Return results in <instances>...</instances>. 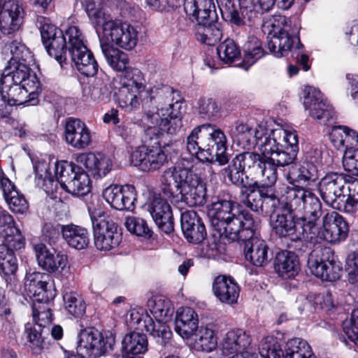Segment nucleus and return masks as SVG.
Returning <instances> with one entry per match:
<instances>
[{
	"label": "nucleus",
	"mask_w": 358,
	"mask_h": 358,
	"mask_svg": "<svg viewBox=\"0 0 358 358\" xmlns=\"http://www.w3.org/2000/svg\"><path fill=\"white\" fill-rule=\"evenodd\" d=\"M199 26L196 32L198 41L208 45H214L220 41L222 32L215 22Z\"/></svg>",
	"instance_id": "864d4df0"
},
{
	"label": "nucleus",
	"mask_w": 358,
	"mask_h": 358,
	"mask_svg": "<svg viewBox=\"0 0 358 358\" xmlns=\"http://www.w3.org/2000/svg\"><path fill=\"white\" fill-rule=\"evenodd\" d=\"M103 197L110 206L118 210H132L136 201V193L132 185H112L106 187Z\"/></svg>",
	"instance_id": "6ab92c4d"
},
{
	"label": "nucleus",
	"mask_w": 358,
	"mask_h": 358,
	"mask_svg": "<svg viewBox=\"0 0 358 358\" xmlns=\"http://www.w3.org/2000/svg\"><path fill=\"white\" fill-rule=\"evenodd\" d=\"M77 352L85 358H96L113 350L115 338L110 333L101 334L93 328L82 329L78 336Z\"/></svg>",
	"instance_id": "0eeeda50"
},
{
	"label": "nucleus",
	"mask_w": 358,
	"mask_h": 358,
	"mask_svg": "<svg viewBox=\"0 0 358 358\" xmlns=\"http://www.w3.org/2000/svg\"><path fill=\"white\" fill-rule=\"evenodd\" d=\"M71 61L76 65L77 69L87 77L95 76L99 70V65L93 53L86 47H81L69 54Z\"/></svg>",
	"instance_id": "e433bc0d"
},
{
	"label": "nucleus",
	"mask_w": 358,
	"mask_h": 358,
	"mask_svg": "<svg viewBox=\"0 0 358 358\" xmlns=\"http://www.w3.org/2000/svg\"><path fill=\"white\" fill-rule=\"evenodd\" d=\"M250 343L251 339L245 331L241 329L231 330L227 333L223 339L222 350L227 354L245 352Z\"/></svg>",
	"instance_id": "58836bf2"
},
{
	"label": "nucleus",
	"mask_w": 358,
	"mask_h": 358,
	"mask_svg": "<svg viewBox=\"0 0 358 358\" xmlns=\"http://www.w3.org/2000/svg\"><path fill=\"white\" fill-rule=\"evenodd\" d=\"M10 80L0 79V96L1 100L10 106H20L26 103L35 105L37 103L38 90L31 86L12 83Z\"/></svg>",
	"instance_id": "4468645a"
},
{
	"label": "nucleus",
	"mask_w": 358,
	"mask_h": 358,
	"mask_svg": "<svg viewBox=\"0 0 358 358\" xmlns=\"http://www.w3.org/2000/svg\"><path fill=\"white\" fill-rule=\"evenodd\" d=\"M283 202L272 190L264 186V195L261 203L259 215H271L278 210L281 211Z\"/></svg>",
	"instance_id": "13d9d810"
},
{
	"label": "nucleus",
	"mask_w": 358,
	"mask_h": 358,
	"mask_svg": "<svg viewBox=\"0 0 358 358\" xmlns=\"http://www.w3.org/2000/svg\"><path fill=\"white\" fill-rule=\"evenodd\" d=\"M187 189L178 196V201H183L189 206H203L206 203V188L201 179Z\"/></svg>",
	"instance_id": "3c124183"
},
{
	"label": "nucleus",
	"mask_w": 358,
	"mask_h": 358,
	"mask_svg": "<svg viewBox=\"0 0 358 358\" xmlns=\"http://www.w3.org/2000/svg\"><path fill=\"white\" fill-rule=\"evenodd\" d=\"M250 152H243L236 155L230 164L220 171V175L231 184L245 189L248 187L243 176L246 173L251 175Z\"/></svg>",
	"instance_id": "aec40b11"
},
{
	"label": "nucleus",
	"mask_w": 358,
	"mask_h": 358,
	"mask_svg": "<svg viewBox=\"0 0 358 358\" xmlns=\"http://www.w3.org/2000/svg\"><path fill=\"white\" fill-rule=\"evenodd\" d=\"M234 141H249L252 136V127L242 121H236L229 131Z\"/></svg>",
	"instance_id": "774afa93"
},
{
	"label": "nucleus",
	"mask_w": 358,
	"mask_h": 358,
	"mask_svg": "<svg viewBox=\"0 0 358 358\" xmlns=\"http://www.w3.org/2000/svg\"><path fill=\"white\" fill-rule=\"evenodd\" d=\"M259 227V220L252 230L251 237L238 238L235 241L243 243V252L246 260L255 266H264L269 262L268 247L263 240L255 237V233Z\"/></svg>",
	"instance_id": "a211bd4d"
},
{
	"label": "nucleus",
	"mask_w": 358,
	"mask_h": 358,
	"mask_svg": "<svg viewBox=\"0 0 358 358\" xmlns=\"http://www.w3.org/2000/svg\"><path fill=\"white\" fill-rule=\"evenodd\" d=\"M264 189V185H260L255 182L252 185H249L246 188L241 189L239 200L245 207L259 214Z\"/></svg>",
	"instance_id": "37998d69"
},
{
	"label": "nucleus",
	"mask_w": 358,
	"mask_h": 358,
	"mask_svg": "<svg viewBox=\"0 0 358 358\" xmlns=\"http://www.w3.org/2000/svg\"><path fill=\"white\" fill-rule=\"evenodd\" d=\"M267 138H274L277 141L284 142L286 148H289L292 150H294L298 153V135L296 131H287L286 130H275L273 131L272 133Z\"/></svg>",
	"instance_id": "338daca9"
},
{
	"label": "nucleus",
	"mask_w": 358,
	"mask_h": 358,
	"mask_svg": "<svg viewBox=\"0 0 358 358\" xmlns=\"http://www.w3.org/2000/svg\"><path fill=\"white\" fill-rule=\"evenodd\" d=\"M94 245L99 250L108 251L120 243V234L117 231V224L103 213L98 217L91 215Z\"/></svg>",
	"instance_id": "9d476101"
},
{
	"label": "nucleus",
	"mask_w": 358,
	"mask_h": 358,
	"mask_svg": "<svg viewBox=\"0 0 358 358\" xmlns=\"http://www.w3.org/2000/svg\"><path fill=\"white\" fill-rule=\"evenodd\" d=\"M268 23L273 31V36L268 41V48L275 57L286 56L294 43L297 49L302 47L298 36L299 27L296 22H292L285 15H275L270 18Z\"/></svg>",
	"instance_id": "7ed1b4c3"
},
{
	"label": "nucleus",
	"mask_w": 358,
	"mask_h": 358,
	"mask_svg": "<svg viewBox=\"0 0 358 358\" xmlns=\"http://www.w3.org/2000/svg\"><path fill=\"white\" fill-rule=\"evenodd\" d=\"M184 10L198 25L215 22L217 19L214 0H185Z\"/></svg>",
	"instance_id": "412c9836"
},
{
	"label": "nucleus",
	"mask_w": 358,
	"mask_h": 358,
	"mask_svg": "<svg viewBox=\"0 0 358 358\" xmlns=\"http://www.w3.org/2000/svg\"><path fill=\"white\" fill-rule=\"evenodd\" d=\"M148 348L145 334L132 331L124 336L122 340V357H130L144 354Z\"/></svg>",
	"instance_id": "ea45409f"
},
{
	"label": "nucleus",
	"mask_w": 358,
	"mask_h": 358,
	"mask_svg": "<svg viewBox=\"0 0 358 358\" xmlns=\"http://www.w3.org/2000/svg\"><path fill=\"white\" fill-rule=\"evenodd\" d=\"M319 178L317 164L304 161L301 164L292 165L287 173V180L290 185L306 186L316 182Z\"/></svg>",
	"instance_id": "c756f323"
},
{
	"label": "nucleus",
	"mask_w": 358,
	"mask_h": 358,
	"mask_svg": "<svg viewBox=\"0 0 358 358\" xmlns=\"http://www.w3.org/2000/svg\"><path fill=\"white\" fill-rule=\"evenodd\" d=\"M141 94L134 92L133 89L129 87H122L117 94V100L121 108L126 110H132L138 108L140 106V99Z\"/></svg>",
	"instance_id": "680f3d73"
},
{
	"label": "nucleus",
	"mask_w": 358,
	"mask_h": 358,
	"mask_svg": "<svg viewBox=\"0 0 358 358\" xmlns=\"http://www.w3.org/2000/svg\"><path fill=\"white\" fill-rule=\"evenodd\" d=\"M63 38L65 41L66 60L68 55L80 50L81 47H86L84 43V36L77 26H71L63 31Z\"/></svg>",
	"instance_id": "603ef678"
},
{
	"label": "nucleus",
	"mask_w": 358,
	"mask_h": 358,
	"mask_svg": "<svg viewBox=\"0 0 358 358\" xmlns=\"http://www.w3.org/2000/svg\"><path fill=\"white\" fill-rule=\"evenodd\" d=\"M244 57L243 64L247 69L264 55L261 41L256 36H249L243 46Z\"/></svg>",
	"instance_id": "09e8293b"
},
{
	"label": "nucleus",
	"mask_w": 358,
	"mask_h": 358,
	"mask_svg": "<svg viewBox=\"0 0 358 358\" xmlns=\"http://www.w3.org/2000/svg\"><path fill=\"white\" fill-rule=\"evenodd\" d=\"M129 324L136 330L149 333L159 347H166L171 341L172 331L169 327L159 320L155 322L147 312L131 313Z\"/></svg>",
	"instance_id": "9b49d317"
},
{
	"label": "nucleus",
	"mask_w": 358,
	"mask_h": 358,
	"mask_svg": "<svg viewBox=\"0 0 358 358\" xmlns=\"http://www.w3.org/2000/svg\"><path fill=\"white\" fill-rule=\"evenodd\" d=\"M66 142L71 147L83 150L92 143V134L86 124L78 118L66 120L64 129Z\"/></svg>",
	"instance_id": "4be33fe9"
},
{
	"label": "nucleus",
	"mask_w": 358,
	"mask_h": 358,
	"mask_svg": "<svg viewBox=\"0 0 358 358\" xmlns=\"http://www.w3.org/2000/svg\"><path fill=\"white\" fill-rule=\"evenodd\" d=\"M34 249L38 265L49 273H54L66 267L67 257L63 252L52 253L43 243L36 244Z\"/></svg>",
	"instance_id": "c85d7f7f"
},
{
	"label": "nucleus",
	"mask_w": 358,
	"mask_h": 358,
	"mask_svg": "<svg viewBox=\"0 0 358 358\" xmlns=\"http://www.w3.org/2000/svg\"><path fill=\"white\" fill-rule=\"evenodd\" d=\"M273 231L280 238H289L296 235L298 228V217L294 212L281 208L272 224Z\"/></svg>",
	"instance_id": "473e14b6"
},
{
	"label": "nucleus",
	"mask_w": 358,
	"mask_h": 358,
	"mask_svg": "<svg viewBox=\"0 0 358 358\" xmlns=\"http://www.w3.org/2000/svg\"><path fill=\"white\" fill-rule=\"evenodd\" d=\"M131 163L143 171L159 169L167 162L162 148L137 147L130 155Z\"/></svg>",
	"instance_id": "f3484780"
},
{
	"label": "nucleus",
	"mask_w": 358,
	"mask_h": 358,
	"mask_svg": "<svg viewBox=\"0 0 358 358\" xmlns=\"http://www.w3.org/2000/svg\"><path fill=\"white\" fill-rule=\"evenodd\" d=\"M350 226L345 217L336 211L327 213L322 217V225L318 238L331 244H339L348 237Z\"/></svg>",
	"instance_id": "2eb2a0df"
},
{
	"label": "nucleus",
	"mask_w": 358,
	"mask_h": 358,
	"mask_svg": "<svg viewBox=\"0 0 358 358\" xmlns=\"http://www.w3.org/2000/svg\"><path fill=\"white\" fill-rule=\"evenodd\" d=\"M308 265L313 275L326 281H336L341 275L342 267L334 259L329 248H317L309 253Z\"/></svg>",
	"instance_id": "6e6552de"
},
{
	"label": "nucleus",
	"mask_w": 358,
	"mask_h": 358,
	"mask_svg": "<svg viewBox=\"0 0 358 358\" xmlns=\"http://www.w3.org/2000/svg\"><path fill=\"white\" fill-rule=\"evenodd\" d=\"M14 248L0 245V273L7 284H12L15 280V274L18 268L17 259Z\"/></svg>",
	"instance_id": "79ce46f5"
},
{
	"label": "nucleus",
	"mask_w": 358,
	"mask_h": 358,
	"mask_svg": "<svg viewBox=\"0 0 358 358\" xmlns=\"http://www.w3.org/2000/svg\"><path fill=\"white\" fill-rule=\"evenodd\" d=\"M259 354L262 358H284L285 351L276 338L267 336L260 344Z\"/></svg>",
	"instance_id": "052dcab7"
},
{
	"label": "nucleus",
	"mask_w": 358,
	"mask_h": 358,
	"mask_svg": "<svg viewBox=\"0 0 358 358\" xmlns=\"http://www.w3.org/2000/svg\"><path fill=\"white\" fill-rule=\"evenodd\" d=\"M50 280V276L46 273L29 271L24 278V289L30 297L49 294L47 285Z\"/></svg>",
	"instance_id": "4c0bfd02"
},
{
	"label": "nucleus",
	"mask_w": 358,
	"mask_h": 358,
	"mask_svg": "<svg viewBox=\"0 0 358 358\" xmlns=\"http://www.w3.org/2000/svg\"><path fill=\"white\" fill-rule=\"evenodd\" d=\"M274 268L282 278L288 279L294 277L300 270L296 255L287 250L278 252L274 260Z\"/></svg>",
	"instance_id": "c9c22d12"
},
{
	"label": "nucleus",
	"mask_w": 358,
	"mask_h": 358,
	"mask_svg": "<svg viewBox=\"0 0 358 358\" xmlns=\"http://www.w3.org/2000/svg\"><path fill=\"white\" fill-rule=\"evenodd\" d=\"M0 186L4 199L9 208L15 213L23 214L29 208L28 202L24 195L20 194L14 184L7 178H1Z\"/></svg>",
	"instance_id": "f704fd0d"
},
{
	"label": "nucleus",
	"mask_w": 358,
	"mask_h": 358,
	"mask_svg": "<svg viewBox=\"0 0 358 358\" xmlns=\"http://www.w3.org/2000/svg\"><path fill=\"white\" fill-rule=\"evenodd\" d=\"M284 358H316L309 344L301 338L288 341L284 347Z\"/></svg>",
	"instance_id": "8fccbe9b"
},
{
	"label": "nucleus",
	"mask_w": 358,
	"mask_h": 358,
	"mask_svg": "<svg viewBox=\"0 0 358 358\" xmlns=\"http://www.w3.org/2000/svg\"><path fill=\"white\" fill-rule=\"evenodd\" d=\"M83 95L86 99L94 101H104L109 98L108 90L102 83L85 87L83 90Z\"/></svg>",
	"instance_id": "69168bd1"
},
{
	"label": "nucleus",
	"mask_w": 358,
	"mask_h": 358,
	"mask_svg": "<svg viewBox=\"0 0 358 358\" xmlns=\"http://www.w3.org/2000/svg\"><path fill=\"white\" fill-rule=\"evenodd\" d=\"M303 105L306 109L310 110V115L327 124L334 115V111L331 105L323 98L321 92L313 87H305L303 91Z\"/></svg>",
	"instance_id": "dca6fc26"
},
{
	"label": "nucleus",
	"mask_w": 358,
	"mask_h": 358,
	"mask_svg": "<svg viewBox=\"0 0 358 358\" xmlns=\"http://www.w3.org/2000/svg\"><path fill=\"white\" fill-rule=\"evenodd\" d=\"M100 45L107 63L113 70L119 72L128 70L129 60L127 53L114 48L112 44Z\"/></svg>",
	"instance_id": "a18cd8bd"
},
{
	"label": "nucleus",
	"mask_w": 358,
	"mask_h": 358,
	"mask_svg": "<svg viewBox=\"0 0 358 358\" xmlns=\"http://www.w3.org/2000/svg\"><path fill=\"white\" fill-rule=\"evenodd\" d=\"M261 150L278 167L294 165L297 156V152L285 147L274 138L266 137Z\"/></svg>",
	"instance_id": "b1692460"
},
{
	"label": "nucleus",
	"mask_w": 358,
	"mask_h": 358,
	"mask_svg": "<svg viewBox=\"0 0 358 358\" xmlns=\"http://www.w3.org/2000/svg\"><path fill=\"white\" fill-rule=\"evenodd\" d=\"M186 149L203 162H217L220 166L229 162V156L226 152L227 136L221 129L213 124L195 127L187 137Z\"/></svg>",
	"instance_id": "f03ea898"
},
{
	"label": "nucleus",
	"mask_w": 358,
	"mask_h": 358,
	"mask_svg": "<svg viewBox=\"0 0 358 358\" xmlns=\"http://www.w3.org/2000/svg\"><path fill=\"white\" fill-rule=\"evenodd\" d=\"M0 238L2 241L1 245H3L8 248L20 250L24 246V238L17 226L10 227V229L5 230L4 234H0Z\"/></svg>",
	"instance_id": "0e129e2a"
},
{
	"label": "nucleus",
	"mask_w": 358,
	"mask_h": 358,
	"mask_svg": "<svg viewBox=\"0 0 358 358\" xmlns=\"http://www.w3.org/2000/svg\"><path fill=\"white\" fill-rule=\"evenodd\" d=\"M193 348L197 351L210 352L217 346V338L213 330L201 327L191 336Z\"/></svg>",
	"instance_id": "de8ad7c7"
},
{
	"label": "nucleus",
	"mask_w": 358,
	"mask_h": 358,
	"mask_svg": "<svg viewBox=\"0 0 358 358\" xmlns=\"http://www.w3.org/2000/svg\"><path fill=\"white\" fill-rule=\"evenodd\" d=\"M196 313L189 307H182L177 310L175 330L182 338H188L198 329Z\"/></svg>",
	"instance_id": "72a5a7b5"
},
{
	"label": "nucleus",
	"mask_w": 358,
	"mask_h": 358,
	"mask_svg": "<svg viewBox=\"0 0 358 358\" xmlns=\"http://www.w3.org/2000/svg\"><path fill=\"white\" fill-rule=\"evenodd\" d=\"M350 176L338 172L327 173L317 184L320 195L324 202L331 207L343 204L341 199L345 194V185Z\"/></svg>",
	"instance_id": "ddd939ff"
},
{
	"label": "nucleus",
	"mask_w": 358,
	"mask_h": 358,
	"mask_svg": "<svg viewBox=\"0 0 358 358\" xmlns=\"http://www.w3.org/2000/svg\"><path fill=\"white\" fill-rule=\"evenodd\" d=\"M208 213L212 227L220 236L229 241L251 237L257 219L238 203L218 196L213 198Z\"/></svg>",
	"instance_id": "f257e3e1"
},
{
	"label": "nucleus",
	"mask_w": 358,
	"mask_h": 358,
	"mask_svg": "<svg viewBox=\"0 0 358 358\" xmlns=\"http://www.w3.org/2000/svg\"><path fill=\"white\" fill-rule=\"evenodd\" d=\"M220 8L222 18L229 21L230 23L236 26L244 24V19L251 21L257 16V11L255 10L256 6L252 3L251 8V16L245 15V10L241 5V1L238 0V6H236L235 0H216Z\"/></svg>",
	"instance_id": "bb28decb"
},
{
	"label": "nucleus",
	"mask_w": 358,
	"mask_h": 358,
	"mask_svg": "<svg viewBox=\"0 0 358 358\" xmlns=\"http://www.w3.org/2000/svg\"><path fill=\"white\" fill-rule=\"evenodd\" d=\"M180 224L183 235L188 242L199 244L206 239V227L196 212L186 210L182 213Z\"/></svg>",
	"instance_id": "a878e982"
},
{
	"label": "nucleus",
	"mask_w": 358,
	"mask_h": 358,
	"mask_svg": "<svg viewBox=\"0 0 358 358\" xmlns=\"http://www.w3.org/2000/svg\"><path fill=\"white\" fill-rule=\"evenodd\" d=\"M31 62H24L15 64H8L3 73L1 79L10 80L12 83L22 84L29 86L30 83L34 84V88L39 89V83L35 75H31L29 67Z\"/></svg>",
	"instance_id": "2f4dec72"
},
{
	"label": "nucleus",
	"mask_w": 358,
	"mask_h": 358,
	"mask_svg": "<svg viewBox=\"0 0 358 358\" xmlns=\"http://www.w3.org/2000/svg\"><path fill=\"white\" fill-rule=\"evenodd\" d=\"M84 6L90 19L102 28L105 23L111 19V17L103 10L100 0H85Z\"/></svg>",
	"instance_id": "6e6d98bb"
},
{
	"label": "nucleus",
	"mask_w": 358,
	"mask_h": 358,
	"mask_svg": "<svg viewBox=\"0 0 358 358\" xmlns=\"http://www.w3.org/2000/svg\"><path fill=\"white\" fill-rule=\"evenodd\" d=\"M199 180L201 178L191 169L180 166L169 168L162 178V193L172 203L178 202V196Z\"/></svg>",
	"instance_id": "39448f33"
},
{
	"label": "nucleus",
	"mask_w": 358,
	"mask_h": 358,
	"mask_svg": "<svg viewBox=\"0 0 358 358\" xmlns=\"http://www.w3.org/2000/svg\"><path fill=\"white\" fill-rule=\"evenodd\" d=\"M124 226L127 230L137 236L149 239L152 236L153 231L149 227L146 220L141 217L131 216L126 218Z\"/></svg>",
	"instance_id": "bf43d9fd"
},
{
	"label": "nucleus",
	"mask_w": 358,
	"mask_h": 358,
	"mask_svg": "<svg viewBox=\"0 0 358 358\" xmlns=\"http://www.w3.org/2000/svg\"><path fill=\"white\" fill-rule=\"evenodd\" d=\"M41 40L48 54L53 57L61 66L66 63L65 41L63 31L51 24L50 20L40 17L37 20Z\"/></svg>",
	"instance_id": "f8f14e48"
},
{
	"label": "nucleus",
	"mask_w": 358,
	"mask_h": 358,
	"mask_svg": "<svg viewBox=\"0 0 358 358\" xmlns=\"http://www.w3.org/2000/svg\"><path fill=\"white\" fill-rule=\"evenodd\" d=\"M55 175L61 187L72 195L83 196L90 192L89 175L75 164L67 161L57 163Z\"/></svg>",
	"instance_id": "423d86ee"
},
{
	"label": "nucleus",
	"mask_w": 358,
	"mask_h": 358,
	"mask_svg": "<svg viewBox=\"0 0 358 358\" xmlns=\"http://www.w3.org/2000/svg\"><path fill=\"white\" fill-rule=\"evenodd\" d=\"M62 237L70 247L77 250L85 248L90 243L87 230L73 224L62 226Z\"/></svg>",
	"instance_id": "a19ab883"
},
{
	"label": "nucleus",
	"mask_w": 358,
	"mask_h": 358,
	"mask_svg": "<svg viewBox=\"0 0 358 358\" xmlns=\"http://www.w3.org/2000/svg\"><path fill=\"white\" fill-rule=\"evenodd\" d=\"M77 162L82 164L94 178L106 176L112 169L110 159L101 153L80 154Z\"/></svg>",
	"instance_id": "cd10ccee"
},
{
	"label": "nucleus",
	"mask_w": 358,
	"mask_h": 358,
	"mask_svg": "<svg viewBox=\"0 0 358 358\" xmlns=\"http://www.w3.org/2000/svg\"><path fill=\"white\" fill-rule=\"evenodd\" d=\"M50 330L40 327V326L27 324L24 328V336L26 338L25 345L33 354H38L45 345V335Z\"/></svg>",
	"instance_id": "c03bdc74"
},
{
	"label": "nucleus",
	"mask_w": 358,
	"mask_h": 358,
	"mask_svg": "<svg viewBox=\"0 0 358 358\" xmlns=\"http://www.w3.org/2000/svg\"><path fill=\"white\" fill-rule=\"evenodd\" d=\"M180 98L179 92L168 85L158 84L143 92L142 108L146 119L155 125L160 120V114L166 115L169 111L168 106H172L175 94Z\"/></svg>",
	"instance_id": "20e7f679"
},
{
	"label": "nucleus",
	"mask_w": 358,
	"mask_h": 358,
	"mask_svg": "<svg viewBox=\"0 0 358 358\" xmlns=\"http://www.w3.org/2000/svg\"><path fill=\"white\" fill-rule=\"evenodd\" d=\"M220 58L225 63H231L241 55V50L235 41L227 38L217 48Z\"/></svg>",
	"instance_id": "e2e57ef3"
},
{
	"label": "nucleus",
	"mask_w": 358,
	"mask_h": 358,
	"mask_svg": "<svg viewBox=\"0 0 358 358\" xmlns=\"http://www.w3.org/2000/svg\"><path fill=\"white\" fill-rule=\"evenodd\" d=\"M166 199V197L162 198L161 195L155 196L148 206V210L158 228L162 232L170 234L174 230V222L171 207Z\"/></svg>",
	"instance_id": "5701e85b"
},
{
	"label": "nucleus",
	"mask_w": 358,
	"mask_h": 358,
	"mask_svg": "<svg viewBox=\"0 0 358 358\" xmlns=\"http://www.w3.org/2000/svg\"><path fill=\"white\" fill-rule=\"evenodd\" d=\"M251 175L261 177L266 187H271L278 180L277 166L262 152H250Z\"/></svg>",
	"instance_id": "393cba45"
},
{
	"label": "nucleus",
	"mask_w": 358,
	"mask_h": 358,
	"mask_svg": "<svg viewBox=\"0 0 358 358\" xmlns=\"http://www.w3.org/2000/svg\"><path fill=\"white\" fill-rule=\"evenodd\" d=\"M65 308L75 317H82L85 313L86 304L83 299L75 292H66L63 295Z\"/></svg>",
	"instance_id": "5fc2aeb1"
},
{
	"label": "nucleus",
	"mask_w": 358,
	"mask_h": 358,
	"mask_svg": "<svg viewBox=\"0 0 358 358\" xmlns=\"http://www.w3.org/2000/svg\"><path fill=\"white\" fill-rule=\"evenodd\" d=\"M100 44H115L125 50H132L138 42V32L135 28L120 20L112 18L102 28Z\"/></svg>",
	"instance_id": "1a4fd4ad"
},
{
	"label": "nucleus",
	"mask_w": 358,
	"mask_h": 358,
	"mask_svg": "<svg viewBox=\"0 0 358 358\" xmlns=\"http://www.w3.org/2000/svg\"><path fill=\"white\" fill-rule=\"evenodd\" d=\"M8 47L12 55L8 64L33 62L31 52L21 41L15 40L9 44Z\"/></svg>",
	"instance_id": "4d7b16f0"
},
{
	"label": "nucleus",
	"mask_w": 358,
	"mask_h": 358,
	"mask_svg": "<svg viewBox=\"0 0 358 358\" xmlns=\"http://www.w3.org/2000/svg\"><path fill=\"white\" fill-rule=\"evenodd\" d=\"M292 185V187H287L286 201L283 202L281 208L294 212L296 210L301 208L310 189L298 184Z\"/></svg>",
	"instance_id": "49530a36"
},
{
	"label": "nucleus",
	"mask_w": 358,
	"mask_h": 358,
	"mask_svg": "<svg viewBox=\"0 0 358 358\" xmlns=\"http://www.w3.org/2000/svg\"><path fill=\"white\" fill-rule=\"evenodd\" d=\"M213 292L220 301L232 305L237 302L240 289L238 284L231 278L218 275L214 280Z\"/></svg>",
	"instance_id": "7c9ffc66"
}]
</instances>
